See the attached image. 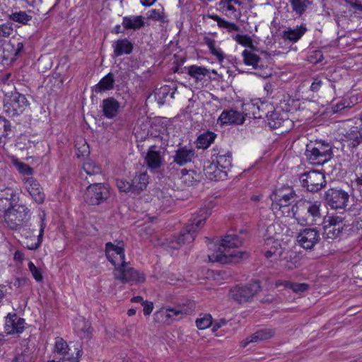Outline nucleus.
Here are the masks:
<instances>
[{"instance_id":"0e129e2a","label":"nucleus","mask_w":362,"mask_h":362,"mask_svg":"<svg viewBox=\"0 0 362 362\" xmlns=\"http://www.w3.org/2000/svg\"><path fill=\"white\" fill-rule=\"evenodd\" d=\"M349 106V104L344 100H341L339 102H337L335 104H333L332 106V112L335 114L341 112L346 107H348Z\"/></svg>"},{"instance_id":"4468645a","label":"nucleus","mask_w":362,"mask_h":362,"mask_svg":"<svg viewBox=\"0 0 362 362\" xmlns=\"http://www.w3.org/2000/svg\"><path fill=\"white\" fill-rule=\"evenodd\" d=\"M325 203L333 209H345L349 199V194L342 189H329L325 193Z\"/></svg>"},{"instance_id":"72a5a7b5","label":"nucleus","mask_w":362,"mask_h":362,"mask_svg":"<svg viewBox=\"0 0 362 362\" xmlns=\"http://www.w3.org/2000/svg\"><path fill=\"white\" fill-rule=\"evenodd\" d=\"M307 28L305 25L302 24L296 28H287L282 32V37L291 42H298L306 33Z\"/></svg>"},{"instance_id":"5701e85b","label":"nucleus","mask_w":362,"mask_h":362,"mask_svg":"<svg viewBox=\"0 0 362 362\" xmlns=\"http://www.w3.org/2000/svg\"><path fill=\"white\" fill-rule=\"evenodd\" d=\"M195 156V151L192 147L188 146H178L177 149L175 151L173 163H170L169 166L173 165V163L183 166L191 163Z\"/></svg>"},{"instance_id":"ddd939ff","label":"nucleus","mask_w":362,"mask_h":362,"mask_svg":"<svg viewBox=\"0 0 362 362\" xmlns=\"http://www.w3.org/2000/svg\"><path fill=\"white\" fill-rule=\"evenodd\" d=\"M114 275L117 279L122 283H137L145 281L144 274L130 267L126 262L125 263L120 264V265L115 269Z\"/></svg>"},{"instance_id":"a19ab883","label":"nucleus","mask_w":362,"mask_h":362,"mask_svg":"<svg viewBox=\"0 0 362 362\" xmlns=\"http://www.w3.org/2000/svg\"><path fill=\"white\" fill-rule=\"evenodd\" d=\"M203 40L209 49L210 53L215 56L221 64L223 63L225 55L221 48L216 47V41L209 37H204Z\"/></svg>"},{"instance_id":"13d9d810","label":"nucleus","mask_w":362,"mask_h":362,"mask_svg":"<svg viewBox=\"0 0 362 362\" xmlns=\"http://www.w3.org/2000/svg\"><path fill=\"white\" fill-rule=\"evenodd\" d=\"M13 32V23L11 22H6L0 24V37H8L12 35Z\"/></svg>"},{"instance_id":"39448f33","label":"nucleus","mask_w":362,"mask_h":362,"mask_svg":"<svg viewBox=\"0 0 362 362\" xmlns=\"http://www.w3.org/2000/svg\"><path fill=\"white\" fill-rule=\"evenodd\" d=\"M27 40L21 35L13 36L0 46V59L2 62H12L24 52Z\"/></svg>"},{"instance_id":"412c9836","label":"nucleus","mask_w":362,"mask_h":362,"mask_svg":"<svg viewBox=\"0 0 362 362\" xmlns=\"http://www.w3.org/2000/svg\"><path fill=\"white\" fill-rule=\"evenodd\" d=\"M144 159L147 168L151 172H157L160 170L164 160L161 151L156 145L148 148Z\"/></svg>"},{"instance_id":"b1692460","label":"nucleus","mask_w":362,"mask_h":362,"mask_svg":"<svg viewBox=\"0 0 362 362\" xmlns=\"http://www.w3.org/2000/svg\"><path fill=\"white\" fill-rule=\"evenodd\" d=\"M362 143V132L358 130L357 127H353L344 134L341 139L342 150L349 148L351 152Z\"/></svg>"},{"instance_id":"052dcab7","label":"nucleus","mask_w":362,"mask_h":362,"mask_svg":"<svg viewBox=\"0 0 362 362\" xmlns=\"http://www.w3.org/2000/svg\"><path fill=\"white\" fill-rule=\"evenodd\" d=\"M76 146V156L80 158H85L89 156L90 154V148L88 144L84 141L83 144H81L80 146Z\"/></svg>"},{"instance_id":"6ab92c4d","label":"nucleus","mask_w":362,"mask_h":362,"mask_svg":"<svg viewBox=\"0 0 362 362\" xmlns=\"http://www.w3.org/2000/svg\"><path fill=\"white\" fill-rule=\"evenodd\" d=\"M281 108L284 112L281 113L274 107L266 119L268 126L272 129H275L280 127L282 124L288 119L287 112L291 111L289 105L284 100L281 102Z\"/></svg>"},{"instance_id":"2f4dec72","label":"nucleus","mask_w":362,"mask_h":362,"mask_svg":"<svg viewBox=\"0 0 362 362\" xmlns=\"http://www.w3.org/2000/svg\"><path fill=\"white\" fill-rule=\"evenodd\" d=\"M115 76L112 72H109L100 81L92 87V91L96 93H101L114 89Z\"/></svg>"},{"instance_id":"7ed1b4c3","label":"nucleus","mask_w":362,"mask_h":362,"mask_svg":"<svg viewBox=\"0 0 362 362\" xmlns=\"http://www.w3.org/2000/svg\"><path fill=\"white\" fill-rule=\"evenodd\" d=\"M334 146L325 140H315L306 145L305 156L312 165H323L334 157Z\"/></svg>"},{"instance_id":"58836bf2","label":"nucleus","mask_w":362,"mask_h":362,"mask_svg":"<svg viewBox=\"0 0 362 362\" xmlns=\"http://www.w3.org/2000/svg\"><path fill=\"white\" fill-rule=\"evenodd\" d=\"M220 169L227 174V171L232 166V154L228 151L223 154L218 153L216 157V162Z\"/></svg>"},{"instance_id":"8fccbe9b","label":"nucleus","mask_w":362,"mask_h":362,"mask_svg":"<svg viewBox=\"0 0 362 362\" xmlns=\"http://www.w3.org/2000/svg\"><path fill=\"white\" fill-rule=\"evenodd\" d=\"M212 325V317L210 314L200 315L196 320V325L199 329H205Z\"/></svg>"},{"instance_id":"ea45409f","label":"nucleus","mask_w":362,"mask_h":362,"mask_svg":"<svg viewBox=\"0 0 362 362\" xmlns=\"http://www.w3.org/2000/svg\"><path fill=\"white\" fill-rule=\"evenodd\" d=\"M216 134L210 131L201 134L197 139V147L198 148H207L215 140Z\"/></svg>"},{"instance_id":"f257e3e1","label":"nucleus","mask_w":362,"mask_h":362,"mask_svg":"<svg viewBox=\"0 0 362 362\" xmlns=\"http://www.w3.org/2000/svg\"><path fill=\"white\" fill-rule=\"evenodd\" d=\"M243 244L242 239L235 233H228L226 235L218 245L217 252H214L209 255V259L212 262H220L226 264L233 259H244L249 257L248 252L240 250H233L231 249L238 248Z\"/></svg>"},{"instance_id":"3c124183","label":"nucleus","mask_w":362,"mask_h":362,"mask_svg":"<svg viewBox=\"0 0 362 362\" xmlns=\"http://www.w3.org/2000/svg\"><path fill=\"white\" fill-rule=\"evenodd\" d=\"M70 351H71V347L62 338H58L57 339L54 346V352L56 354L64 356L66 353H70Z\"/></svg>"},{"instance_id":"7c9ffc66","label":"nucleus","mask_w":362,"mask_h":362,"mask_svg":"<svg viewBox=\"0 0 362 362\" xmlns=\"http://www.w3.org/2000/svg\"><path fill=\"white\" fill-rule=\"evenodd\" d=\"M122 25L125 30H138L145 25L144 17L139 16H128L122 18Z\"/></svg>"},{"instance_id":"4c0bfd02","label":"nucleus","mask_w":362,"mask_h":362,"mask_svg":"<svg viewBox=\"0 0 362 362\" xmlns=\"http://www.w3.org/2000/svg\"><path fill=\"white\" fill-rule=\"evenodd\" d=\"M32 11H15L8 15V18L10 21L16 23H18L22 25H28L29 22L33 19L31 13Z\"/></svg>"},{"instance_id":"c9c22d12","label":"nucleus","mask_w":362,"mask_h":362,"mask_svg":"<svg viewBox=\"0 0 362 362\" xmlns=\"http://www.w3.org/2000/svg\"><path fill=\"white\" fill-rule=\"evenodd\" d=\"M275 334V330L270 328H263L255 332L250 337L247 338L245 341L244 342L243 346H246L248 344L251 342H257L259 341H263L266 339H269L274 337Z\"/></svg>"},{"instance_id":"6e6552de","label":"nucleus","mask_w":362,"mask_h":362,"mask_svg":"<svg viewBox=\"0 0 362 362\" xmlns=\"http://www.w3.org/2000/svg\"><path fill=\"white\" fill-rule=\"evenodd\" d=\"M28 105L29 103L24 95L14 92L9 95H5L3 110L8 117H15L22 114Z\"/></svg>"},{"instance_id":"bf43d9fd","label":"nucleus","mask_w":362,"mask_h":362,"mask_svg":"<svg viewBox=\"0 0 362 362\" xmlns=\"http://www.w3.org/2000/svg\"><path fill=\"white\" fill-rule=\"evenodd\" d=\"M28 266L29 271L32 274V276L34 278V279L37 282L42 281L43 279V276H42L41 270L39 268H37L35 265V264L31 261L29 262Z\"/></svg>"},{"instance_id":"69168bd1","label":"nucleus","mask_w":362,"mask_h":362,"mask_svg":"<svg viewBox=\"0 0 362 362\" xmlns=\"http://www.w3.org/2000/svg\"><path fill=\"white\" fill-rule=\"evenodd\" d=\"M322 85V81L320 77L313 78V81L310 86V90L313 92H317L320 89Z\"/></svg>"},{"instance_id":"4d7b16f0","label":"nucleus","mask_w":362,"mask_h":362,"mask_svg":"<svg viewBox=\"0 0 362 362\" xmlns=\"http://www.w3.org/2000/svg\"><path fill=\"white\" fill-rule=\"evenodd\" d=\"M279 244L276 243V245H273L271 248L264 252V255L267 258H274L277 259L281 254V248L279 247Z\"/></svg>"},{"instance_id":"774afa93","label":"nucleus","mask_w":362,"mask_h":362,"mask_svg":"<svg viewBox=\"0 0 362 362\" xmlns=\"http://www.w3.org/2000/svg\"><path fill=\"white\" fill-rule=\"evenodd\" d=\"M143 306H144V309H143V311H144V314L145 315H149L151 312L153 311V305L151 302H146L145 301L143 304Z\"/></svg>"},{"instance_id":"49530a36","label":"nucleus","mask_w":362,"mask_h":362,"mask_svg":"<svg viewBox=\"0 0 362 362\" xmlns=\"http://www.w3.org/2000/svg\"><path fill=\"white\" fill-rule=\"evenodd\" d=\"M74 347L76 356H74V353H66L59 360L56 361L55 359H53L52 361H49L48 362H78V358L82 354L81 346L79 344H74Z\"/></svg>"},{"instance_id":"f03ea898","label":"nucleus","mask_w":362,"mask_h":362,"mask_svg":"<svg viewBox=\"0 0 362 362\" xmlns=\"http://www.w3.org/2000/svg\"><path fill=\"white\" fill-rule=\"evenodd\" d=\"M320 206L317 201L299 199L291 208L293 217L301 226L317 224V221L321 218Z\"/></svg>"},{"instance_id":"a18cd8bd","label":"nucleus","mask_w":362,"mask_h":362,"mask_svg":"<svg viewBox=\"0 0 362 362\" xmlns=\"http://www.w3.org/2000/svg\"><path fill=\"white\" fill-rule=\"evenodd\" d=\"M289 2L293 11L299 16H301L312 4L310 0H290Z\"/></svg>"},{"instance_id":"cd10ccee","label":"nucleus","mask_w":362,"mask_h":362,"mask_svg":"<svg viewBox=\"0 0 362 362\" xmlns=\"http://www.w3.org/2000/svg\"><path fill=\"white\" fill-rule=\"evenodd\" d=\"M113 57L130 54L134 49V44L128 38H119L112 42Z\"/></svg>"},{"instance_id":"79ce46f5","label":"nucleus","mask_w":362,"mask_h":362,"mask_svg":"<svg viewBox=\"0 0 362 362\" xmlns=\"http://www.w3.org/2000/svg\"><path fill=\"white\" fill-rule=\"evenodd\" d=\"M181 178L188 186H192L199 182V174L194 170H187L183 168L180 170Z\"/></svg>"},{"instance_id":"dca6fc26","label":"nucleus","mask_w":362,"mask_h":362,"mask_svg":"<svg viewBox=\"0 0 362 362\" xmlns=\"http://www.w3.org/2000/svg\"><path fill=\"white\" fill-rule=\"evenodd\" d=\"M320 233L315 228H305L298 233L297 241L305 250H311L320 241Z\"/></svg>"},{"instance_id":"09e8293b","label":"nucleus","mask_w":362,"mask_h":362,"mask_svg":"<svg viewBox=\"0 0 362 362\" xmlns=\"http://www.w3.org/2000/svg\"><path fill=\"white\" fill-rule=\"evenodd\" d=\"M13 164L16 168L18 171L24 175H33L34 173V170L29 165L20 161L18 159H15L13 160Z\"/></svg>"},{"instance_id":"a211bd4d","label":"nucleus","mask_w":362,"mask_h":362,"mask_svg":"<svg viewBox=\"0 0 362 362\" xmlns=\"http://www.w3.org/2000/svg\"><path fill=\"white\" fill-rule=\"evenodd\" d=\"M25 188L29 193L33 200L38 204H42L45 199V194L39 182L33 177L23 178Z\"/></svg>"},{"instance_id":"e2e57ef3","label":"nucleus","mask_w":362,"mask_h":362,"mask_svg":"<svg viewBox=\"0 0 362 362\" xmlns=\"http://www.w3.org/2000/svg\"><path fill=\"white\" fill-rule=\"evenodd\" d=\"M117 186L120 192L132 193L130 182L124 180H117Z\"/></svg>"},{"instance_id":"864d4df0","label":"nucleus","mask_w":362,"mask_h":362,"mask_svg":"<svg viewBox=\"0 0 362 362\" xmlns=\"http://www.w3.org/2000/svg\"><path fill=\"white\" fill-rule=\"evenodd\" d=\"M186 238H187V235L182 230H181L178 238L175 240H172L170 243L168 247L173 250H178L180 248V247L181 246V245L185 244V243H189L192 242V241L187 240Z\"/></svg>"},{"instance_id":"9d476101","label":"nucleus","mask_w":362,"mask_h":362,"mask_svg":"<svg viewBox=\"0 0 362 362\" xmlns=\"http://www.w3.org/2000/svg\"><path fill=\"white\" fill-rule=\"evenodd\" d=\"M299 180L301 186L310 192H317L327 184L325 174L317 170H309L300 174Z\"/></svg>"},{"instance_id":"0eeeda50","label":"nucleus","mask_w":362,"mask_h":362,"mask_svg":"<svg viewBox=\"0 0 362 362\" xmlns=\"http://www.w3.org/2000/svg\"><path fill=\"white\" fill-rule=\"evenodd\" d=\"M40 220L39 234L36 235L35 230L30 228H22L21 235L24 238L23 245L28 250H35L38 249L42 243L44 235L45 228L46 227V214L42 211L39 215Z\"/></svg>"},{"instance_id":"20e7f679","label":"nucleus","mask_w":362,"mask_h":362,"mask_svg":"<svg viewBox=\"0 0 362 362\" xmlns=\"http://www.w3.org/2000/svg\"><path fill=\"white\" fill-rule=\"evenodd\" d=\"M4 211L5 223L11 230L21 229L30 218V210L25 204L16 202Z\"/></svg>"},{"instance_id":"6e6d98bb","label":"nucleus","mask_w":362,"mask_h":362,"mask_svg":"<svg viewBox=\"0 0 362 362\" xmlns=\"http://www.w3.org/2000/svg\"><path fill=\"white\" fill-rule=\"evenodd\" d=\"M233 39L240 45L244 47H252V40L248 35L237 34Z\"/></svg>"},{"instance_id":"de8ad7c7","label":"nucleus","mask_w":362,"mask_h":362,"mask_svg":"<svg viewBox=\"0 0 362 362\" xmlns=\"http://www.w3.org/2000/svg\"><path fill=\"white\" fill-rule=\"evenodd\" d=\"M83 169L86 174L90 176L100 175L102 173L100 166L91 160L85 162L83 165Z\"/></svg>"},{"instance_id":"c85d7f7f","label":"nucleus","mask_w":362,"mask_h":362,"mask_svg":"<svg viewBox=\"0 0 362 362\" xmlns=\"http://www.w3.org/2000/svg\"><path fill=\"white\" fill-rule=\"evenodd\" d=\"M204 172L206 177L211 180H224L227 177V174H224L220 168L214 161H207L204 165Z\"/></svg>"},{"instance_id":"603ef678","label":"nucleus","mask_w":362,"mask_h":362,"mask_svg":"<svg viewBox=\"0 0 362 362\" xmlns=\"http://www.w3.org/2000/svg\"><path fill=\"white\" fill-rule=\"evenodd\" d=\"M285 287L291 289L296 293H302L309 288V285L306 283H295L291 281H285Z\"/></svg>"},{"instance_id":"f704fd0d","label":"nucleus","mask_w":362,"mask_h":362,"mask_svg":"<svg viewBox=\"0 0 362 362\" xmlns=\"http://www.w3.org/2000/svg\"><path fill=\"white\" fill-rule=\"evenodd\" d=\"M74 329L81 339H90L91 337L93 329L90 322L84 317H79L76 320Z\"/></svg>"},{"instance_id":"f3484780","label":"nucleus","mask_w":362,"mask_h":362,"mask_svg":"<svg viewBox=\"0 0 362 362\" xmlns=\"http://www.w3.org/2000/svg\"><path fill=\"white\" fill-rule=\"evenodd\" d=\"M295 197H296L295 191L289 186H284L276 189L270 195L273 203L276 204L279 208L289 206L291 200Z\"/></svg>"},{"instance_id":"bb28decb","label":"nucleus","mask_w":362,"mask_h":362,"mask_svg":"<svg viewBox=\"0 0 362 362\" xmlns=\"http://www.w3.org/2000/svg\"><path fill=\"white\" fill-rule=\"evenodd\" d=\"M100 107L103 115L107 119H112L119 114L121 105L114 97H108L103 100Z\"/></svg>"},{"instance_id":"1a4fd4ad","label":"nucleus","mask_w":362,"mask_h":362,"mask_svg":"<svg viewBox=\"0 0 362 362\" xmlns=\"http://www.w3.org/2000/svg\"><path fill=\"white\" fill-rule=\"evenodd\" d=\"M110 197L108 185L93 182L89 185L84 194L85 202L89 205L98 206L105 202Z\"/></svg>"},{"instance_id":"4be33fe9","label":"nucleus","mask_w":362,"mask_h":362,"mask_svg":"<svg viewBox=\"0 0 362 362\" xmlns=\"http://www.w3.org/2000/svg\"><path fill=\"white\" fill-rule=\"evenodd\" d=\"M25 321L16 313H8L6 317L4 330L7 334L22 333L25 329Z\"/></svg>"},{"instance_id":"aec40b11","label":"nucleus","mask_w":362,"mask_h":362,"mask_svg":"<svg viewBox=\"0 0 362 362\" xmlns=\"http://www.w3.org/2000/svg\"><path fill=\"white\" fill-rule=\"evenodd\" d=\"M105 252L106 258L115 266V269L120 264L125 263V253L123 247L108 242L105 244Z\"/></svg>"},{"instance_id":"393cba45","label":"nucleus","mask_w":362,"mask_h":362,"mask_svg":"<svg viewBox=\"0 0 362 362\" xmlns=\"http://www.w3.org/2000/svg\"><path fill=\"white\" fill-rule=\"evenodd\" d=\"M243 109L245 111L252 110V117L255 119H267L272 110H274V106L267 102L260 101L257 104H244Z\"/></svg>"},{"instance_id":"680f3d73","label":"nucleus","mask_w":362,"mask_h":362,"mask_svg":"<svg viewBox=\"0 0 362 362\" xmlns=\"http://www.w3.org/2000/svg\"><path fill=\"white\" fill-rule=\"evenodd\" d=\"M149 16L148 18L154 20V21H159L161 23H167L168 21L167 19V16L164 13H160L156 9H153L149 11Z\"/></svg>"},{"instance_id":"9b49d317","label":"nucleus","mask_w":362,"mask_h":362,"mask_svg":"<svg viewBox=\"0 0 362 362\" xmlns=\"http://www.w3.org/2000/svg\"><path fill=\"white\" fill-rule=\"evenodd\" d=\"M322 224V237L329 243L339 237L345 226L343 223V218L337 216H325Z\"/></svg>"},{"instance_id":"2eb2a0df","label":"nucleus","mask_w":362,"mask_h":362,"mask_svg":"<svg viewBox=\"0 0 362 362\" xmlns=\"http://www.w3.org/2000/svg\"><path fill=\"white\" fill-rule=\"evenodd\" d=\"M217 10L228 18L239 21L242 16L240 7L243 3L240 0H220L217 3Z\"/></svg>"},{"instance_id":"e433bc0d","label":"nucleus","mask_w":362,"mask_h":362,"mask_svg":"<svg viewBox=\"0 0 362 362\" xmlns=\"http://www.w3.org/2000/svg\"><path fill=\"white\" fill-rule=\"evenodd\" d=\"M18 199V194L14 191V189L7 188L0 193V208L2 207L3 209H5L4 205L6 206L8 203L9 206L11 204H13L17 202Z\"/></svg>"},{"instance_id":"473e14b6","label":"nucleus","mask_w":362,"mask_h":362,"mask_svg":"<svg viewBox=\"0 0 362 362\" xmlns=\"http://www.w3.org/2000/svg\"><path fill=\"white\" fill-rule=\"evenodd\" d=\"M149 177L146 173H136L131 180L132 193L139 194L144 190L148 183Z\"/></svg>"},{"instance_id":"5fc2aeb1","label":"nucleus","mask_w":362,"mask_h":362,"mask_svg":"<svg viewBox=\"0 0 362 362\" xmlns=\"http://www.w3.org/2000/svg\"><path fill=\"white\" fill-rule=\"evenodd\" d=\"M11 123L2 116H0V138L6 137L11 131Z\"/></svg>"},{"instance_id":"c03bdc74","label":"nucleus","mask_w":362,"mask_h":362,"mask_svg":"<svg viewBox=\"0 0 362 362\" xmlns=\"http://www.w3.org/2000/svg\"><path fill=\"white\" fill-rule=\"evenodd\" d=\"M242 56L243 57V62L245 65L252 66L255 69L258 67L259 62H260L261 59L257 54L250 50L245 49L242 52Z\"/></svg>"},{"instance_id":"423d86ee","label":"nucleus","mask_w":362,"mask_h":362,"mask_svg":"<svg viewBox=\"0 0 362 362\" xmlns=\"http://www.w3.org/2000/svg\"><path fill=\"white\" fill-rule=\"evenodd\" d=\"M260 291V284L257 281L247 284L236 285L230 289L229 297L237 303L243 304L250 302Z\"/></svg>"},{"instance_id":"338daca9","label":"nucleus","mask_w":362,"mask_h":362,"mask_svg":"<svg viewBox=\"0 0 362 362\" xmlns=\"http://www.w3.org/2000/svg\"><path fill=\"white\" fill-rule=\"evenodd\" d=\"M356 11H362V4L359 0H345Z\"/></svg>"},{"instance_id":"f8f14e48","label":"nucleus","mask_w":362,"mask_h":362,"mask_svg":"<svg viewBox=\"0 0 362 362\" xmlns=\"http://www.w3.org/2000/svg\"><path fill=\"white\" fill-rule=\"evenodd\" d=\"M210 215L211 210L207 208L200 209L192 215L189 219V224L182 230L187 235V240L194 241L197 232L204 225L206 220Z\"/></svg>"},{"instance_id":"37998d69","label":"nucleus","mask_w":362,"mask_h":362,"mask_svg":"<svg viewBox=\"0 0 362 362\" xmlns=\"http://www.w3.org/2000/svg\"><path fill=\"white\" fill-rule=\"evenodd\" d=\"M187 74L196 81H202L209 74V70L203 66L192 65L187 67Z\"/></svg>"},{"instance_id":"c756f323","label":"nucleus","mask_w":362,"mask_h":362,"mask_svg":"<svg viewBox=\"0 0 362 362\" xmlns=\"http://www.w3.org/2000/svg\"><path fill=\"white\" fill-rule=\"evenodd\" d=\"M26 341H24L21 346L17 348L12 362H33V351Z\"/></svg>"},{"instance_id":"a878e982","label":"nucleus","mask_w":362,"mask_h":362,"mask_svg":"<svg viewBox=\"0 0 362 362\" xmlns=\"http://www.w3.org/2000/svg\"><path fill=\"white\" fill-rule=\"evenodd\" d=\"M245 120V116L243 113L233 110H223L218 118V123L221 125L227 124H243Z\"/></svg>"}]
</instances>
